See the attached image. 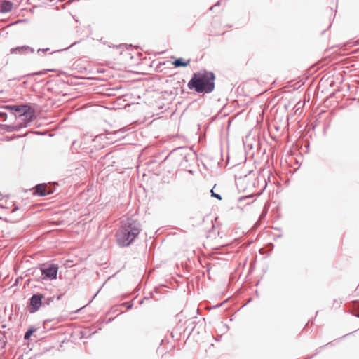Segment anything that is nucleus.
I'll list each match as a JSON object with an SVG mask.
<instances>
[{"label": "nucleus", "mask_w": 359, "mask_h": 359, "mask_svg": "<svg viewBox=\"0 0 359 359\" xmlns=\"http://www.w3.org/2000/svg\"><path fill=\"white\" fill-rule=\"evenodd\" d=\"M215 75L212 72L202 69L192 74L187 87L198 93L208 94L215 89Z\"/></svg>", "instance_id": "f03ea898"}, {"label": "nucleus", "mask_w": 359, "mask_h": 359, "mask_svg": "<svg viewBox=\"0 0 359 359\" xmlns=\"http://www.w3.org/2000/svg\"><path fill=\"white\" fill-rule=\"evenodd\" d=\"M43 294L39 292L32 294L29 299V304L27 306V310L30 313L36 312L42 306Z\"/></svg>", "instance_id": "0eeeda50"}, {"label": "nucleus", "mask_w": 359, "mask_h": 359, "mask_svg": "<svg viewBox=\"0 0 359 359\" xmlns=\"http://www.w3.org/2000/svg\"><path fill=\"white\" fill-rule=\"evenodd\" d=\"M149 299V297H144L143 299L140 301V304H142L145 299Z\"/></svg>", "instance_id": "c85d7f7f"}, {"label": "nucleus", "mask_w": 359, "mask_h": 359, "mask_svg": "<svg viewBox=\"0 0 359 359\" xmlns=\"http://www.w3.org/2000/svg\"><path fill=\"white\" fill-rule=\"evenodd\" d=\"M177 151H183L182 161H180V165L182 167L187 168L189 164V163L195 158V154L192 149L188 147H180L174 149L171 154L177 153Z\"/></svg>", "instance_id": "423d86ee"}, {"label": "nucleus", "mask_w": 359, "mask_h": 359, "mask_svg": "<svg viewBox=\"0 0 359 359\" xmlns=\"http://www.w3.org/2000/svg\"><path fill=\"white\" fill-rule=\"evenodd\" d=\"M0 130H6V132L11 133L18 131V128L15 125H6V124H0Z\"/></svg>", "instance_id": "f8f14e48"}, {"label": "nucleus", "mask_w": 359, "mask_h": 359, "mask_svg": "<svg viewBox=\"0 0 359 359\" xmlns=\"http://www.w3.org/2000/svg\"><path fill=\"white\" fill-rule=\"evenodd\" d=\"M356 316H357L358 318H359V313H358V314H357V315H356Z\"/></svg>", "instance_id": "4c0bfd02"}, {"label": "nucleus", "mask_w": 359, "mask_h": 359, "mask_svg": "<svg viewBox=\"0 0 359 359\" xmlns=\"http://www.w3.org/2000/svg\"><path fill=\"white\" fill-rule=\"evenodd\" d=\"M54 192L52 187L46 184H39L35 186L34 194L38 196H46Z\"/></svg>", "instance_id": "6e6552de"}, {"label": "nucleus", "mask_w": 359, "mask_h": 359, "mask_svg": "<svg viewBox=\"0 0 359 359\" xmlns=\"http://www.w3.org/2000/svg\"><path fill=\"white\" fill-rule=\"evenodd\" d=\"M191 324L192 325L195 324V321L191 322Z\"/></svg>", "instance_id": "e433bc0d"}, {"label": "nucleus", "mask_w": 359, "mask_h": 359, "mask_svg": "<svg viewBox=\"0 0 359 359\" xmlns=\"http://www.w3.org/2000/svg\"><path fill=\"white\" fill-rule=\"evenodd\" d=\"M34 52V49L29 46H18L15 48H13L10 50L11 54H27L28 53H33Z\"/></svg>", "instance_id": "1a4fd4ad"}, {"label": "nucleus", "mask_w": 359, "mask_h": 359, "mask_svg": "<svg viewBox=\"0 0 359 359\" xmlns=\"http://www.w3.org/2000/svg\"><path fill=\"white\" fill-rule=\"evenodd\" d=\"M251 198V196H250V195L240 197V198H239V199H238V201H243V200H245V199H247V198Z\"/></svg>", "instance_id": "393cba45"}, {"label": "nucleus", "mask_w": 359, "mask_h": 359, "mask_svg": "<svg viewBox=\"0 0 359 359\" xmlns=\"http://www.w3.org/2000/svg\"><path fill=\"white\" fill-rule=\"evenodd\" d=\"M18 210V206H15V207L13 208V212H15V211H16V210Z\"/></svg>", "instance_id": "c756f323"}, {"label": "nucleus", "mask_w": 359, "mask_h": 359, "mask_svg": "<svg viewBox=\"0 0 359 359\" xmlns=\"http://www.w3.org/2000/svg\"><path fill=\"white\" fill-rule=\"evenodd\" d=\"M123 306H126V309H130L133 307V303L130 302H124L123 304Z\"/></svg>", "instance_id": "aec40b11"}, {"label": "nucleus", "mask_w": 359, "mask_h": 359, "mask_svg": "<svg viewBox=\"0 0 359 359\" xmlns=\"http://www.w3.org/2000/svg\"><path fill=\"white\" fill-rule=\"evenodd\" d=\"M20 135H15L14 137H11V140H13V138H15V137H19Z\"/></svg>", "instance_id": "7c9ffc66"}, {"label": "nucleus", "mask_w": 359, "mask_h": 359, "mask_svg": "<svg viewBox=\"0 0 359 359\" xmlns=\"http://www.w3.org/2000/svg\"><path fill=\"white\" fill-rule=\"evenodd\" d=\"M39 271L41 273V278L43 280H55L57 276L58 266L55 264H43Z\"/></svg>", "instance_id": "39448f33"}, {"label": "nucleus", "mask_w": 359, "mask_h": 359, "mask_svg": "<svg viewBox=\"0 0 359 359\" xmlns=\"http://www.w3.org/2000/svg\"><path fill=\"white\" fill-rule=\"evenodd\" d=\"M210 192H211L212 197L216 198L217 199H218L219 201H221L222 199V196L219 194L215 193L213 191V189H211Z\"/></svg>", "instance_id": "f3484780"}, {"label": "nucleus", "mask_w": 359, "mask_h": 359, "mask_svg": "<svg viewBox=\"0 0 359 359\" xmlns=\"http://www.w3.org/2000/svg\"><path fill=\"white\" fill-rule=\"evenodd\" d=\"M15 104L13 105H6L4 107L5 109L10 110L11 113L13 114L15 110Z\"/></svg>", "instance_id": "a211bd4d"}, {"label": "nucleus", "mask_w": 359, "mask_h": 359, "mask_svg": "<svg viewBox=\"0 0 359 359\" xmlns=\"http://www.w3.org/2000/svg\"><path fill=\"white\" fill-rule=\"evenodd\" d=\"M97 292L96 294H95V295H93V297H95V296H97Z\"/></svg>", "instance_id": "c9c22d12"}, {"label": "nucleus", "mask_w": 359, "mask_h": 359, "mask_svg": "<svg viewBox=\"0 0 359 359\" xmlns=\"http://www.w3.org/2000/svg\"><path fill=\"white\" fill-rule=\"evenodd\" d=\"M346 336H347V334L344 335V336L342 337V338L346 337Z\"/></svg>", "instance_id": "72a5a7b5"}, {"label": "nucleus", "mask_w": 359, "mask_h": 359, "mask_svg": "<svg viewBox=\"0 0 359 359\" xmlns=\"http://www.w3.org/2000/svg\"><path fill=\"white\" fill-rule=\"evenodd\" d=\"M7 118V114L6 112L0 111V120L5 121Z\"/></svg>", "instance_id": "6ab92c4d"}, {"label": "nucleus", "mask_w": 359, "mask_h": 359, "mask_svg": "<svg viewBox=\"0 0 359 359\" xmlns=\"http://www.w3.org/2000/svg\"><path fill=\"white\" fill-rule=\"evenodd\" d=\"M113 320V318H109V321L111 322Z\"/></svg>", "instance_id": "473e14b6"}, {"label": "nucleus", "mask_w": 359, "mask_h": 359, "mask_svg": "<svg viewBox=\"0 0 359 359\" xmlns=\"http://www.w3.org/2000/svg\"><path fill=\"white\" fill-rule=\"evenodd\" d=\"M54 300V297H45L43 294L42 306L50 305Z\"/></svg>", "instance_id": "4468645a"}, {"label": "nucleus", "mask_w": 359, "mask_h": 359, "mask_svg": "<svg viewBox=\"0 0 359 359\" xmlns=\"http://www.w3.org/2000/svg\"><path fill=\"white\" fill-rule=\"evenodd\" d=\"M13 4L8 0H2L0 2V12L6 13L12 10Z\"/></svg>", "instance_id": "9d476101"}, {"label": "nucleus", "mask_w": 359, "mask_h": 359, "mask_svg": "<svg viewBox=\"0 0 359 359\" xmlns=\"http://www.w3.org/2000/svg\"><path fill=\"white\" fill-rule=\"evenodd\" d=\"M30 122L31 121H28L27 120V118H25L22 123L15 125V126L18 128V131L21 128H27Z\"/></svg>", "instance_id": "ddd939ff"}, {"label": "nucleus", "mask_w": 359, "mask_h": 359, "mask_svg": "<svg viewBox=\"0 0 359 359\" xmlns=\"http://www.w3.org/2000/svg\"><path fill=\"white\" fill-rule=\"evenodd\" d=\"M220 4V1H218L213 6L210 8V9H213L214 7L218 6Z\"/></svg>", "instance_id": "bb28decb"}, {"label": "nucleus", "mask_w": 359, "mask_h": 359, "mask_svg": "<svg viewBox=\"0 0 359 359\" xmlns=\"http://www.w3.org/2000/svg\"><path fill=\"white\" fill-rule=\"evenodd\" d=\"M49 50H50V48H39V49L37 50V53L40 54L41 53H47Z\"/></svg>", "instance_id": "412c9836"}, {"label": "nucleus", "mask_w": 359, "mask_h": 359, "mask_svg": "<svg viewBox=\"0 0 359 359\" xmlns=\"http://www.w3.org/2000/svg\"><path fill=\"white\" fill-rule=\"evenodd\" d=\"M97 292L96 294H95V295H93V297H95V296H97Z\"/></svg>", "instance_id": "f704fd0d"}, {"label": "nucleus", "mask_w": 359, "mask_h": 359, "mask_svg": "<svg viewBox=\"0 0 359 359\" xmlns=\"http://www.w3.org/2000/svg\"><path fill=\"white\" fill-rule=\"evenodd\" d=\"M183 153H184L183 151H177V153H175L174 154H175V155H180V156H182V154H183Z\"/></svg>", "instance_id": "cd10ccee"}, {"label": "nucleus", "mask_w": 359, "mask_h": 359, "mask_svg": "<svg viewBox=\"0 0 359 359\" xmlns=\"http://www.w3.org/2000/svg\"><path fill=\"white\" fill-rule=\"evenodd\" d=\"M194 333H197V334L199 333V331L198 330H196V326L195 325L192 327L191 330L189 334H194Z\"/></svg>", "instance_id": "5701e85b"}, {"label": "nucleus", "mask_w": 359, "mask_h": 359, "mask_svg": "<svg viewBox=\"0 0 359 359\" xmlns=\"http://www.w3.org/2000/svg\"><path fill=\"white\" fill-rule=\"evenodd\" d=\"M15 116L27 118L28 121H32L36 117V111L30 104H15V110L13 113Z\"/></svg>", "instance_id": "20e7f679"}, {"label": "nucleus", "mask_w": 359, "mask_h": 359, "mask_svg": "<svg viewBox=\"0 0 359 359\" xmlns=\"http://www.w3.org/2000/svg\"><path fill=\"white\" fill-rule=\"evenodd\" d=\"M34 331L35 330L34 328H30L27 330V332L25 333L24 339L26 340L29 339Z\"/></svg>", "instance_id": "2eb2a0df"}, {"label": "nucleus", "mask_w": 359, "mask_h": 359, "mask_svg": "<svg viewBox=\"0 0 359 359\" xmlns=\"http://www.w3.org/2000/svg\"><path fill=\"white\" fill-rule=\"evenodd\" d=\"M142 231L140 222L133 218L127 217L121 222L119 230L116 233L117 244L122 248L129 246Z\"/></svg>", "instance_id": "f257e3e1"}, {"label": "nucleus", "mask_w": 359, "mask_h": 359, "mask_svg": "<svg viewBox=\"0 0 359 359\" xmlns=\"http://www.w3.org/2000/svg\"><path fill=\"white\" fill-rule=\"evenodd\" d=\"M342 302L340 299H334V304H336L337 306H340Z\"/></svg>", "instance_id": "b1692460"}, {"label": "nucleus", "mask_w": 359, "mask_h": 359, "mask_svg": "<svg viewBox=\"0 0 359 359\" xmlns=\"http://www.w3.org/2000/svg\"><path fill=\"white\" fill-rule=\"evenodd\" d=\"M76 141H74V142H72V149H76Z\"/></svg>", "instance_id": "a878e982"}, {"label": "nucleus", "mask_w": 359, "mask_h": 359, "mask_svg": "<svg viewBox=\"0 0 359 359\" xmlns=\"http://www.w3.org/2000/svg\"><path fill=\"white\" fill-rule=\"evenodd\" d=\"M76 43V42H74V43H72V44L69 46V48H70V47H72V46H74ZM68 48H69V47H68V48H63V49L57 50H54V51H53L51 53L53 54V53H56V52L63 51V50H67Z\"/></svg>", "instance_id": "4be33fe9"}, {"label": "nucleus", "mask_w": 359, "mask_h": 359, "mask_svg": "<svg viewBox=\"0 0 359 359\" xmlns=\"http://www.w3.org/2000/svg\"><path fill=\"white\" fill-rule=\"evenodd\" d=\"M189 62L190 60L185 61L182 57H179L175 60L172 64L174 65L175 67L178 68L182 67H187L189 65Z\"/></svg>", "instance_id": "9b49d317"}, {"label": "nucleus", "mask_w": 359, "mask_h": 359, "mask_svg": "<svg viewBox=\"0 0 359 359\" xmlns=\"http://www.w3.org/2000/svg\"><path fill=\"white\" fill-rule=\"evenodd\" d=\"M88 139L89 137L88 135H84L79 146L82 150H84L86 152H88V150H89V152L93 153L94 150H100L104 147V145L102 144H100L98 146L96 145L97 142L103 141L106 139L104 134H100L96 135L94 139L90 140V145L88 147H86V143L88 141Z\"/></svg>", "instance_id": "7ed1b4c3"}, {"label": "nucleus", "mask_w": 359, "mask_h": 359, "mask_svg": "<svg viewBox=\"0 0 359 359\" xmlns=\"http://www.w3.org/2000/svg\"><path fill=\"white\" fill-rule=\"evenodd\" d=\"M266 186V184H265L264 187L262 189V192L264 191V189H265Z\"/></svg>", "instance_id": "2f4dec72"}, {"label": "nucleus", "mask_w": 359, "mask_h": 359, "mask_svg": "<svg viewBox=\"0 0 359 359\" xmlns=\"http://www.w3.org/2000/svg\"><path fill=\"white\" fill-rule=\"evenodd\" d=\"M332 342H329V343H327V344L325 345V346H330V345H332ZM323 347H325V346L319 347V348L316 350V353L315 354L312 355L311 356H310L309 358H306V359H311L313 355H317V354H318V353L322 350V348H323Z\"/></svg>", "instance_id": "dca6fc26"}]
</instances>
